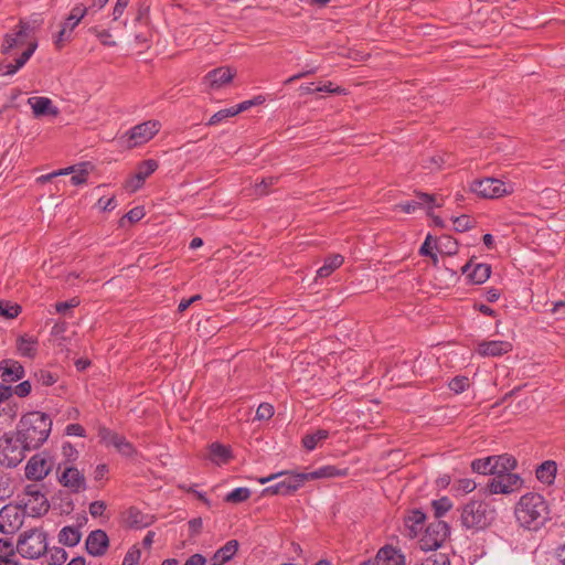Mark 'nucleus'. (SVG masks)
Segmentation results:
<instances>
[{
    "mask_svg": "<svg viewBox=\"0 0 565 565\" xmlns=\"http://www.w3.org/2000/svg\"><path fill=\"white\" fill-rule=\"evenodd\" d=\"M31 390L32 385L30 381H23L13 387L14 394L21 398L26 397L31 393Z\"/></svg>",
    "mask_w": 565,
    "mask_h": 565,
    "instance_id": "63",
    "label": "nucleus"
},
{
    "mask_svg": "<svg viewBox=\"0 0 565 565\" xmlns=\"http://www.w3.org/2000/svg\"><path fill=\"white\" fill-rule=\"evenodd\" d=\"M493 457L494 466L498 468L495 469V473H510L518 465L516 459L508 454Z\"/></svg>",
    "mask_w": 565,
    "mask_h": 565,
    "instance_id": "36",
    "label": "nucleus"
},
{
    "mask_svg": "<svg viewBox=\"0 0 565 565\" xmlns=\"http://www.w3.org/2000/svg\"><path fill=\"white\" fill-rule=\"evenodd\" d=\"M21 312L19 305H12L10 301L0 300V316L13 319Z\"/></svg>",
    "mask_w": 565,
    "mask_h": 565,
    "instance_id": "51",
    "label": "nucleus"
},
{
    "mask_svg": "<svg viewBox=\"0 0 565 565\" xmlns=\"http://www.w3.org/2000/svg\"><path fill=\"white\" fill-rule=\"evenodd\" d=\"M523 484V479L516 473H495L487 484L491 494H509L519 490Z\"/></svg>",
    "mask_w": 565,
    "mask_h": 565,
    "instance_id": "11",
    "label": "nucleus"
},
{
    "mask_svg": "<svg viewBox=\"0 0 565 565\" xmlns=\"http://www.w3.org/2000/svg\"><path fill=\"white\" fill-rule=\"evenodd\" d=\"M17 551L21 556L36 559L47 552V534L41 529H31L20 534Z\"/></svg>",
    "mask_w": 565,
    "mask_h": 565,
    "instance_id": "5",
    "label": "nucleus"
},
{
    "mask_svg": "<svg viewBox=\"0 0 565 565\" xmlns=\"http://www.w3.org/2000/svg\"><path fill=\"white\" fill-rule=\"evenodd\" d=\"M450 533L449 525L443 520H435L425 529L420 539V546L426 551L437 550L447 540Z\"/></svg>",
    "mask_w": 565,
    "mask_h": 565,
    "instance_id": "9",
    "label": "nucleus"
},
{
    "mask_svg": "<svg viewBox=\"0 0 565 565\" xmlns=\"http://www.w3.org/2000/svg\"><path fill=\"white\" fill-rule=\"evenodd\" d=\"M0 372L6 382H17L22 380L25 375L23 365L12 359H4L0 362Z\"/></svg>",
    "mask_w": 565,
    "mask_h": 565,
    "instance_id": "22",
    "label": "nucleus"
},
{
    "mask_svg": "<svg viewBox=\"0 0 565 565\" xmlns=\"http://www.w3.org/2000/svg\"><path fill=\"white\" fill-rule=\"evenodd\" d=\"M477 488V483L472 479L463 478L457 481V490L463 493H470Z\"/></svg>",
    "mask_w": 565,
    "mask_h": 565,
    "instance_id": "62",
    "label": "nucleus"
},
{
    "mask_svg": "<svg viewBox=\"0 0 565 565\" xmlns=\"http://www.w3.org/2000/svg\"><path fill=\"white\" fill-rule=\"evenodd\" d=\"M19 414V404L18 402L9 401L3 403L0 408V417L4 416L7 419L12 422Z\"/></svg>",
    "mask_w": 565,
    "mask_h": 565,
    "instance_id": "50",
    "label": "nucleus"
},
{
    "mask_svg": "<svg viewBox=\"0 0 565 565\" xmlns=\"http://www.w3.org/2000/svg\"><path fill=\"white\" fill-rule=\"evenodd\" d=\"M79 305V300L74 297L67 301L56 302L55 310L58 313H65L68 309L75 308Z\"/></svg>",
    "mask_w": 565,
    "mask_h": 565,
    "instance_id": "64",
    "label": "nucleus"
},
{
    "mask_svg": "<svg viewBox=\"0 0 565 565\" xmlns=\"http://www.w3.org/2000/svg\"><path fill=\"white\" fill-rule=\"evenodd\" d=\"M431 508L434 510L436 520H440L441 516L451 510L452 502L448 497H443L438 500H434L431 502Z\"/></svg>",
    "mask_w": 565,
    "mask_h": 565,
    "instance_id": "41",
    "label": "nucleus"
},
{
    "mask_svg": "<svg viewBox=\"0 0 565 565\" xmlns=\"http://www.w3.org/2000/svg\"><path fill=\"white\" fill-rule=\"evenodd\" d=\"M557 473V463L554 460H545L536 467V479L547 486H551Z\"/></svg>",
    "mask_w": 565,
    "mask_h": 565,
    "instance_id": "26",
    "label": "nucleus"
},
{
    "mask_svg": "<svg viewBox=\"0 0 565 565\" xmlns=\"http://www.w3.org/2000/svg\"><path fill=\"white\" fill-rule=\"evenodd\" d=\"M275 414L274 406L269 403H262L255 415V419L257 420H269Z\"/></svg>",
    "mask_w": 565,
    "mask_h": 565,
    "instance_id": "54",
    "label": "nucleus"
},
{
    "mask_svg": "<svg viewBox=\"0 0 565 565\" xmlns=\"http://www.w3.org/2000/svg\"><path fill=\"white\" fill-rule=\"evenodd\" d=\"M143 216H145L143 206H136L121 217L120 225L124 226L125 220H128L130 223H136V222L140 221Z\"/></svg>",
    "mask_w": 565,
    "mask_h": 565,
    "instance_id": "57",
    "label": "nucleus"
},
{
    "mask_svg": "<svg viewBox=\"0 0 565 565\" xmlns=\"http://www.w3.org/2000/svg\"><path fill=\"white\" fill-rule=\"evenodd\" d=\"M53 422L43 412L32 411L23 414L17 424L15 435L30 450L39 449L49 438Z\"/></svg>",
    "mask_w": 565,
    "mask_h": 565,
    "instance_id": "1",
    "label": "nucleus"
},
{
    "mask_svg": "<svg viewBox=\"0 0 565 565\" xmlns=\"http://www.w3.org/2000/svg\"><path fill=\"white\" fill-rule=\"evenodd\" d=\"M86 13L87 8L83 4H77L71 10L70 15L66 18L63 24L70 26L71 30H74L76 25L82 21V19L86 15Z\"/></svg>",
    "mask_w": 565,
    "mask_h": 565,
    "instance_id": "40",
    "label": "nucleus"
},
{
    "mask_svg": "<svg viewBox=\"0 0 565 565\" xmlns=\"http://www.w3.org/2000/svg\"><path fill=\"white\" fill-rule=\"evenodd\" d=\"M470 386V380L465 375H457L451 379L448 383V387L455 394H460L465 392Z\"/></svg>",
    "mask_w": 565,
    "mask_h": 565,
    "instance_id": "46",
    "label": "nucleus"
},
{
    "mask_svg": "<svg viewBox=\"0 0 565 565\" xmlns=\"http://www.w3.org/2000/svg\"><path fill=\"white\" fill-rule=\"evenodd\" d=\"M74 172H75L74 167H67V168H64V169H60L57 171H53V172L47 173V174H42V175L36 178V182L39 184H45V183L50 182L55 177L66 175V174L74 173Z\"/></svg>",
    "mask_w": 565,
    "mask_h": 565,
    "instance_id": "53",
    "label": "nucleus"
},
{
    "mask_svg": "<svg viewBox=\"0 0 565 565\" xmlns=\"http://www.w3.org/2000/svg\"><path fill=\"white\" fill-rule=\"evenodd\" d=\"M109 546V539L104 530L92 531L85 542L86 551L94 557H99L106 554Z\"/></svg>",
    "mask_w": 565,
    "mask_h": 565,
    "instance_id": "17",
    "label": "nucleus"
},
{
    "mask_svg": "<svg viewBox=\"0 0 565 565\" xmlns=\"http://www.w3.org/2000/svg\"><path fill=\"white\" fill-rule=\"evenodd\" d=\"M24 494L26 497L25 500H31L28 510L32 516H41L49 511V501L35 484H28L24 489Z\"/></svg>",
    "mask_w": 565,
    "mask_h": 565,
    "instance_id": "15",
    "label": "nucleus"
},
{
    "mask_svg": "<svg viewBox=\"0 0 565 565\" xmlns=\"http://www.w3.org/2000/svg\"><path fill=\"white\" fill-rule=\"evenodd\" d=\"M420 565H450L449 558L444 553H433Z\"/></svg>",
    "mask_w": 565,
    "mask_h": 565,
    "instance_id": "55",
    "label": "nucleus"
},
{
    "mask_svg": "<svg viewBox=\"0 0 565 565\" xmlns=\"http://www.w3.org/2000/svg\"><path fill=\"white\" fill-rule=\"evenodd\" d=\"M72 32L73 30H71L70 26H66L65 24L62 25V29L57 33L54 42L57 50H61L66 42L71 41Z\"/></svg>",
    "mask_w": 565,
    "mask_h": 565,
    "instance_id": "56",
    "label": "nucleus"
},
{
    "mask_svg": "<svg viewBox=\"0 0 565 565\" xmlns=\"http://www.w3.org/2000/svg\"><path fill=\"white\" fill-rule=\"evenodd\" d=\"M67 559V553L62 547H54L51 553V564L63 565Z\"/></svg>",
    "mask_w": 565,
    "mask_h": 565,
    "instance_id": "61",
    "label": "nucleus"
},
{
    "mask_svg": "<svg viewBox=\"0 0 565 565\" xmlns=\"http://www.w3.org/2000/svg\"><path fill=\"white\" fill-rule=\"evenodd\" d=\"M98 438L106 447L113 446L116 450L125 457H134L137 454L135 446L126 439L125 436L102 426L98 428Z\"/></svg>",
    "mask_w": 565,
    "mask_h": 565,
    "instance_id": "10",
    "label": "nucleus"
},
{
    "mask_svg": "<svg viewBox=\"0 0 565 565\" xmlns=\"http://www.w3.org/2000/svg\"><path fill=\"white\" fill-rule=\"evenodd\" d=\"M28 451L31 450L20 441L14 431H8L0 436V466L15 468L23 461Z\"/></svg>",
    "mask_w": 565,
    "mask_h": 565,
    "instance_id": "4",
    "label": "nucleus"
},
{
    "mask_svg": "<svg viewBox=\"0 0 565 565\" xmlns=\"http://www.w3.org/2000/svg\"><path fill=\"white\" fill-rule=\"evenodd\" d=\"M458 511L460 512L461 526L473 532L486 530L497 516L495 510L482 500H470L461 505Z\"/></svg>",
    "mask_w": 565,
    "mask_h": 565,
    "instance_id": "3",
    "label": "nucleus"
},
{
    "mask_svg": "<svg viewBox=\"0 0 565 565\" xmlns=\"http://www.w3.org/2000/svg\"><path fill=\"white\" fill-rule=\"evenodd\" d=\"M239 543L237 540L227 541L222 547H220L214 555L211 557L213 565H223L231 561L237 553Z\"/></svg>",
    "mask_w": 565,
    "mask_h": 565,
    "instance_id": "25",
    "label": "nucleus"
},
{
    "mask_svg": "<svg viewBox=\"0 0 565 565\" xmlns=\"http://www.w3.org/2000/svg\"><path fill=\"white\" fill-rule=\"evenodd\" d=\"M12 478L9 473L0 471V501L9 499L13 494Z\"/></svg>",
    "mask_w": 565,
    "mask_h": 565,
    "instance_id": "42",
    "label": "nucleus"
},
{
    "mask_svg": "<svg viewBox=\"0 0 565 565\" xmlns=\"http://www.w3.org/2000/svg\"><path fill=\"white\" fill-rule=\"evenodd\" d=\"M31 500L22 499L20 503H9L0 510V532L3 534L15 533L23 524L28 507Z\"/></svg>",
    "mask_w": 565,
    "mask_h": 565,
    "instance_id": "6",
    "label": "nucleus"
},
{
    "mask_svg": "<svg viewBox=\"0 0 565 565\" xmlns=\"http://www.w3.org/2000/svg\"><path fill=\"white\" fill-rule=\"evenodd\" d=\"M89 32L99 39L100 43L107 47L116 46V42L110 40L111 34L108 30L99 29L98 26L89 28Z\"/></svg>",
    "mask_w": 565,
    "mask_h": 565,
    "instance_id": "49",
    "label": "nucleus"
},
{
    "mask_svg": "<svg viewBox=\"0 0 565 565\" xmlns=\"http://www.w3.org/2000/svg\"><path fill=\"white\" fill-rule=\"evenodd\" d=\"M52 470V461L45 452L35 454L30 458L25 467V477L29 480L41 481Z\"/></svg>",
    "mask_w": 565,
    "mask_h": 565,
    "instance_id": "13",
    "label": "nucleus"
},
{
    "mask_svg": "<svg viewBox=\"0 0 565 565\" xmlns=\"http://www.w3.org/2000/svg\"><path fill=\"white\" fill-rule=\"evenodd\" d=\"M28 104L31 106L35 117L47 115L56 117L58 115L57 107L53 105L49 97H30Z\"/></svg>",
    "mask_w": 565,
    "mask_h": 565,
    "instance_id": "24",
    "label": "nucleus"
},
{
    "mask_svg": "<svg viewBox=\"0 0 565 565\" xmlns=\"http://www.w3.org/2000/svg\"><path fill=\"white\" fill-rule=\"evenodd\" d=\"M127 523L131 527L140 529L146 527L150 524L147 516L137 508L131 507L127 511Z\"/></svg>",
    "mask_w": 565,
    "mask_h": 565,
    "instance_id": "37",
    "label": "nucleus"
},
{
    "mask_svg": "<svg viewBox=\"0 0 565 565\" xmlns=\"http://www.w3.org/2000/svg\"><path fill=\"white\" fill-rule=\"evenodd\" d=\"M376 565H405V556L392 545L381 547L375 556Z\"/></svg>",
    "mask_w": 565,
    "mask_h": 565,
    "instance_id": "21",
    "label": "nucleus"
},
{
    "mask_svg": "<svg viewBox=\"0 0 565 565\" xmlns=\"http://www.w3.org/2000/svg\"><path fill=\"white\" fill-rule=\"evenodd\" d=\"M38 339L28 335H20L17 339V350L21 356L34 359L38 354Z\"/></svg>",
    "mask_w": 565,
    "mask_h": 565,
    "instance_id": "28",
    "label": "nucleus"
},
{
    "mask_svg": "<svg viewBox=\"0 0 565 565\" xmlns=\"http://www.w3.org/2000/svg\"><path fill=\"white\" fill-rule=\"evenodd\" d=\"M344 262V258L340 254H333L324 259L323 266L317 270V277L326 278L329 277L335 269H338Z\"/></svg>",
    "mask_w": 565,
    "mask_h": 565,
    "instance_id": "30",
    "label": "nucleus"
},
{
    "mask_svg": "<svg viewBox=\"0 0 565 565\" xmlns=\"http://www.w3.org/2000/svg\"><path fill=\"white\" fill-rule=\"evenodd\" d=\"M330 436L329 430L318 429L315 433L307 434L302 437V446L308 451H312L320 443L328 439Z\"/></svg>",
    "mask_w": 565,
    "mask_h": 565,
    "instance_id": "32",
    "label": "nucleus"
},
{
    "mask_svg": "<svg viewBox=\"0 0 565 565\" xmlns=\"http://www.w3.org/2000/svg\"><path fill=\"white\" fill-rule=\"evenodd\" d=\"M265 100L266 99L264 96L258 95V96L254 97L253 99L242 102L241 104L236 105L235 108H236L237 114H239L242 111L247 110L252 106L262 105L263 103H265Z\"/></svg>",
    "mask_w": 565,
    "mask_h": 565,
    "instance_id": "60",
    "label": "nucleus"
},
{
    "mask_svg": "<svg viewBox=\"0 0 565 565\" xmlns=\"http://www.w3.org/2000/svg\"><path fill=\"white\" fill-rule=\"evenodd\" d=\"M17 31L13 33H7L1 45L2 54H10L14 50H19L26 43L29 25L24 22H20L17 25Z\"/></svg>",
    "mask_w": 565,
    "mask_h": 565,
    "instance_id": "16",
    "label": "nucleus"
},
{
    "mask_svg": "<svg viewBox=\"0 0 565 565\" xmlns=\"http://www.w3.org/2000/svg\"><path fill=\"white\" fill-rule=\"evenodd\" d=\"M452 221L457 232H466L475 226V221L466 214L454 217Z\"/></svg>",
    "mask_w": 565,
    "mask_h": 565,
    "instance_id": "52",
    "label": "nucleus"
},
{
    "mask_svg": "<svg viewBox=\"0 0 565 565\" xmlns=\"http://www.w3.org/2000/svg\"><path fill=\"white\" fill-rule=\"evenodd\" d=\"M491 275V266L489 264L480 263L475 266L471 273L468 274V280L475 285H481L489 279Z\"/></svg>",
    "mask_w": 565,
    "mask_h": 565,
    "instance_id": "34",
    "label": "nucleus"
},
{
    "mask_svg": "<svg viewBox=\"0 0 565 565\" xmlns=\"http://www.w3.org/2000/svg\"><path fill=\"white\" fill-rule=\"evenodd\" d=\"M34 379L36 384L52 386L57 382L58 376L47 370H39L34 373Z\"/></svg>",
    "mask_w": 565,
    "mask_h": 565,
    "instance_id": "44",
    "label": "nucleus"
},
{
    "mask_svg": "<svg viewBox=\"0 0 565 565\" xmlns=\"http://www.w3.org/2000/svg\"><path fill=\"white\" fill-rule=\"evenodd\" d=\"M161 128L159 120H147L130 128L122 137L126 147L134 149L150 141Z\"/></svg>",
    "mask_w": 565,
    "mask_h": 565,
    "instance_id": "7",
    "label": "nucleus"
},
{
    "mask_svg": "<svg viewBox=\"0 0 565 565\" xmlns=\"http://www.w3.org/2000/svg\"><path fill=\"white\" fill-rule=\"evenodd\" d=\"M470 189L473 193L483 199H497L508 193L504 182L495 178L475 180Z\"/></svg>",
    "mask_w": 565,
    "mask_h": 565,
    "instance_id": "12",
    "label": "nucleus"
},
{
    "mask_svg": "<svg viewBox=\"0 0 565 565\" xmlns=\"http://www.w3.org/2000/svg\"><path fill=\"white\" fill-rule=\"evenodd\" d=\"M15 550L10 539H0V562L15 561Z\"/></svg>",
    "mask_w": 565,
    "mask_h": 565,
    "instance_id": "47",
    "label": "nucleus"
},
{
    "mask_svg": "<svg viewBox=\"0 0 565 565\" xmlns=\"http://www.w3.org/2000/svg\"><path fill=\"white\" fill-rule=\"evenodd\" d=\"M513 345L509 341L491 340L482 341L477 347V353L481 356H501L511 352Z\"/></svg>",
    "mask_w": 565,
    "mask_h": 565,
    "instance_id": "19",
    "label": "nucleus"
},
{
    "mask_svg": "<svg viewBox=\"0 0 565 565\" xmlns=\"http://www.w3.org/2000/svg\"><path fill=\"white\" fill-rule=\"evenodd\" d=\"M308 480H316L321 478L347 477L348 468L339 469L335 466H323L312 472H307Z\"/></svg>",
    "mask_w": 565,
    "mask_h": 565,
    "instance_id": "29",
    "label": "nucleus"
},
{
    "mask_svg": "<svg viewBox=\"0 0 565 565\" xmlns=\"http://www.w3.org/2000/svg\"><path fill=\"white\" fill-rule=\"evenodd\" d=\"M36 47L38 43L35 41L29 42L26 49L22 51V53L14 60L13 63H0V75L15 74L31 58Z\"/></svg>",
    "mask_w": 565,
    "mask_h": 565,
    "instance_id": "20",
    "label": "nucleus"
},
{
    "mask_svg": "<svg viewBox=\"0 0 565 565\" xmlns=\"http://www.w3.org/2000/svg\"><path fill=\"white\" fill-rule=\"evenodd\" d=\"M250 497V490L248 488H236L228 492L225 497L226 502L241 503L248 500Z\"/></svg>",
    "mask_w": 565,
    "mask_h": 565,
    "instance_id": "45",
    "label": "nucleus"
},
{
    "mask_svg": "<svg viewBox=\"0 0 565 565\" xmlns=\"http://www.w3.org/2000/svg\"><path fill=\"white\" fill-rule=\"evenodd\" d=\"M159 167V163L154 159H147L141 161L137 167L138 182H145Z\"/></svg>",
    "mask_w": 565,
    "mask_h": 565,
    "instance_id": "39",
    "label": "nucleus"
},
{
    "mask_svg": "<svg viewBox=\"0 0 565 565\" xmlns=\"http://www.w3.org/2000/svg\"><path fill=\"white\" fill-rule=\"evenodd\" d=\"M426 520V514L420 510H413L405 518V527L408 530V535L412 537L417 536L419 532L424 529Z\"/></svg>",
    "mask_w": 565,
    "mask_h": 565,
    "instance_id": "27",
    "label": "nucleus"
},
{
    "mask_svg": "<svg viewBox=\"0 0 565 565\" xmlns=\"http://www.w3.org/2000/svg\"><path fill=\"white\" fill-rule=\"evenodd\" d=\"M81 537L82 534L76 526H64L58 533V542L68 547L77 545Z\"/></svg>",
    "mask_w": 565,
    "mask_h": 565,
    "instance_id": "31",
    "label": "nucleus"
},
{
    "mask_svg": "<svg viewBox=\"0 0 565 565\" xmlns=\"http://www.w3.org/2000/svg\"><path fill=\"white\" fill-rule=\"evenodd\" d=\"M235 74L236 72L230 67H216L210 71L203 81L211 89L216 90L231 83Z\"/></svg>",
    "mask_w": 565,
    "mask_h": 565,
    "instance_id": "18",
    "label": "nucleus"
},
{
    "mask_svg": "<svg viewBox=\"0 0 565 565\" xmlns=\"http://www.w3.org/2000/svg\"><path fill=\"white\" fill-rule=\"evenodd\" d=\"M280 478L278 481L284 497H289L295 494L300 488L305 486L308 480L307 472H295V471H279L276 473H271L267 477H262L258 479V482L265 484L269 481Z\"/></svg>",
    "mask_w": 565,
    "mask_h": 565,
    "instance_id": "8",
    "label": "nucleus"
},
{
    "mask_svg": "<svg viewBox=\"0 0 565 565\" xmlns=\"http://www.w3.org/2000/svg\"><path fill=\"white\" fill-rule=\"evenodd\" d=\"M514 515L522 527L535 531L550 520V507L542 494L527 492L516 502Z\"/></svg>",
    "mask_w": 565,
    "mask_h": 565,
    "instance_id": "2",
    "label": "nucleus"
},
{
    "mask_svg": "<svg viewBox=\"0 0 565 565\" xmlns=\"http://www.w3.org/2000/svg\"><path fill=\"white\" fill-rule=\"evenodd\" d=\"M62 454L65 457L64 466L74 462L78 457V451L71 443H64L62 446Z\"/></svg>",
    "mask_w": 565,
    "mask_h": 565,
    "instance_id": "58",
    "label": "nucleus"
},
{
    "mask_svg": "<svg viewBox=\"0 0 565 565\" xmlns=\"http://www.w3.org/2000/svg\"><path fill=\"white\" fill-rule=\"evenodd\" d=\"M210 456L213 461L223 463H226L232 458L230 448L220 443L211 444Z\"/></svg>",
    "mask_w": 565,
    "mask_h": 565,
    "instance_id": "38",
    "label": "nucleus"
},
{
    "mask_svg": "<svg viewBox=\"0 0 565 565\" xmlns=\"http://www.w3.org/2000/svg\"><path fill=\"white\" fill-rule=\"evenodd\" d=\"M435 247L440 254L447 256H454L458 253V242L450 235H441Z\"/></svg>",
    "mask_w": 565,
    "mask_h": 565,
    "instance_id": "33",
    "label": "nucleus"
},
{
    "mask_svg": "<svg viewBox=\"0 0 565 565\" xmlns=\"http://www.w3.org/2000/svg\"><path fill=\"white\" fill-rule=\"evenodd\" d=\"M472 471L480 475H493L495 476L494 457L489 456L486 458L475 459L471 462Z\"/></svg>",
    "mask_w": 565,
    "mask_h": 565,
    "instance_id": "35",
    "label": "nucleus"
},
{
    "mask_svg": "<svg viewBox=\"0 0 565 565\" xmlns=\"http://www.w3.org/2000/svg\"><path fill=\"white\" fill-rule=\"evenodd\" d=\"M416 196H417L418 201L412 200V201H407V202H402V203L396 204L395 209L403 213L412 214L423 205H427L428 209L434 207L435 196L433 194L417 192Z\"/></svg>",
    "mask_w": 565,
    "mask_h": 565,
    "instance_id": "23",
    "label": "nucleus"
},
{
    "mask_svg": "<svg viewBox=\"0 0 565 565\" xmlns=\"http://www.w3.org/2000/svg\"><path fill=\"white\" fill-rule=\"evenodd\" d=\"M279 180V177H266L260 182L255 183L254 192L258 196H264L269 193V188L275 185Z\"/></svg>",
    "mask_w": 565,
    "mask_h": 565,
    "instance_id": "43",
    "label": "nucleus"
},
{
    "mask_svg": "<svg viewBox=\"0 0 565 565\" xmlns=\"http://www.w3.org/2000/svg\"><path fill=\"white\" fill-rule=\"evenodd\" d=\"M236 115H237V111H236L235 106L225 108V109H221V110L216 111L210 118V120L207 121V126L218 125L220 122L224 121L225 119L234 117Z\"/></svg>",
    "mask_w": 565,
    "mask_h": 565,
    "instance_id": "48",
    "label": "nucleus"
},
{
    "mask_svg": "<svg viewBox=\"0 0 565 565\" xmlns=\"http://www.w3.org/2000/svg\"><path fill=\"white\" fill-rule=\"evenodd\" d=\"M140 557H141L140 550L137 548L136 546H132L126 553L124 561H122V565H137L140 561Z\"/></svg>",
    "mask_w": 565,
    "mask_h": 565,
    "instance_id": "59",
    "label": "nucleus"
},
{
    "mask_svg": "<svg viewBox=\"0 0 565 565\" xmlns=\"http://www.w3.org/2000/svg\"><path fill=\"white\" fill-rule=\"evenodd\" d=\"M58 482L73 493H78L86 489L84 473L73 466H64L63 471L58 476Z\"/></svg>",
    "mask_w": 565,
    "mask_h": 565,
    "instance_id": "14",
    "label": "nucleus"
}]
</instances>
